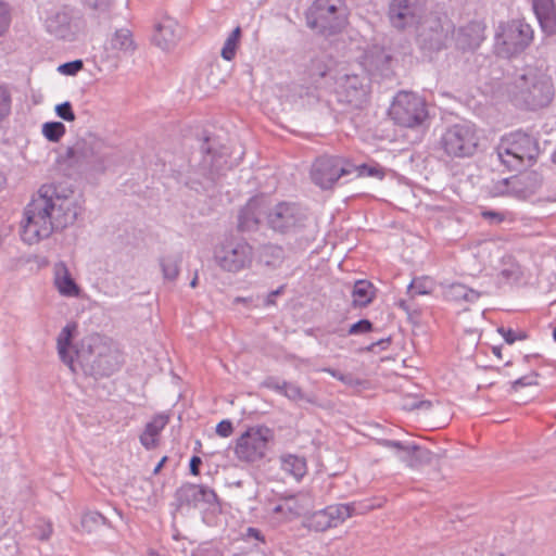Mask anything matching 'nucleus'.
<instances>
[{
	"label": "nucleus",
	"mask_w": 556,
	"mask_h": 556,
	"mask_svg": "<svg viewBox=\"0 0 556 556\" xmlns=\"http://www.w3.org/2000/svg\"><path fill=\"white\" fill-rule=\"evenodd\" d=\"M83 211L81 195L53 184L42 185L24 210L22 239L28 244L47 239L74 225Z\"/></svg>",
	"instance_id": "nucleus-1"
},
{
	"label": "nucleus",
	"mask_w": 556,
	"mask_h": 556,
	"mask_svg": "<svg viewBox=\"0 0 556 556\" xmlns=\"http://www.w3.org/2000/svg\"><path fill=\"white\" fill-rule=\"evenodd\" d=\"M75 354L83 372L94 379L110 377L122 364L118 351L97 333L84 338Z\"/></svg>",
	"instance_id": "nucleus-2"
},
{
	"label": "nucleus",
	"mask_w": 556,
	"mask_h": 556,
	"mask_svg": "<svg viewBox=\"0 0 556 556\" xmlns=\"http://www.w3.org/2000/svg\"><path fill=\"white\" fill-rule=\"evenodd\" d=\"M507 94L516 106L535 111L552 102L554 86L547 75L529 70L514 78L507 87Z\"/></svg>",
	"instance_id": "nucleus-3"
},
{
	"label": "nucleus",
	"mask_w": 556,
	"mask_h": 556,
	"mask_svg": "<svg viewBox=\"0 0 556 556\" xmlns=\"http://www.w3.org/2000/svg\"><path fill=\"white\" fill-rule=\"evenodd\" d=\"M498 161L509 170L532 166L540 155L539 140L521 130L505 135L495 148Z\"/></svg>",
	"instance_id": "nucleus-4"
},
{
	"label": "nucleus",
	"mask_w": 556,
	"mask_h": 556,
	"mask_svg": "<svg viewBox=\"0 0 556 556\" xmlns=\"http://www.w3.org/2000/svg\"><path fill=\"white\" fill-rule=\"evenodd\" d=\"M102 143L90 137L78 139L72 147L60 155L58 162L78 173H104L106 169V154L101 151Z\"/></svg>",
	"instance_id": "nucleus-5"
},
{
	"label": "nucleus",
	"mask_w": 556,
	"mask_h": 556,
	"mask_svg": "<svg viewBox=\"0 0 556 556\" xmlns=\"http://www.w3.org/2000/svg\"><path fill=\"white\" fill-rule=\"evenodd\" d=\"M391 119L399 126L412 129L429 127V111L426 100L412 91H399L389 110Z\"/></svg>",
	"instance_id": "nucleus-6"
},
{
	"label": "nucleus",
	"mask_w": 556,
	"mask_h": 556,
	"mask_svg": "<svg viewBox=\"0 0 556 556\" xmlns=\"http://www.w3.org/2000/svg\"><path fill=\"white\" fill-rule=\"evenodd\" d=\"M305 18L307 27L326 37L340 33L346 23L341 0H315Z\"/></svg>",
	"instance_id": "nucleus-7"
},
{
	"label": "nucleus",
	"mask_w": 556,
	"mask_h": 556,
	"mask_svg": "<svg viewBox=\"0 0 556 556\" xmlns=\"http://www.w3.org/2000/svg\"><path fill=\"white\" fill-rule=\"evenodd\" d=\"M440 148L450 157H470L478 148L479 137L471 123H457L448 126L440 138Z\"/></svg>",
	"instance_id": "nucleus-8"
},
{
	"label": "nucleus",
	"mask_w": 556,
	"mask_h": 556,
	"mask_svg": "<svg viewBox=\"0 0 556 556\" xmlns=\"http://www.w3.org/2000/svg\"><path fill=\"white\" fill-rule=\"evenodd\" d=\"M307 213L299 203L281 201L265 213L267 227L279 235H294L305 227Z\"/></svg>",
	"instance_id": "nucleus-9"
},
{
	"label": "nucleus",
	"mask_w": 556,
	"mask_h": 556,
	"mask_svg": "<svg viewBox=\"0 0 556 556\" xmlns=\"http://www.w3.org/2000/svg\"><path fill=\"white\" fill-rule=\"evenodd\" d=\"M533 30L531 26L520 20L501 23L495 34V49L503 58L515 56L531 43Z\"/></svg>",
	"instance_id": "nucleus-10"
},
{
	"label": "nucleus",
	"mask_w": 556,
	"mask_h": 556,
	"mask_svg": "<svg viewBox=\"0 0 556 556\" xmlns=\"http://www.w3.org/2000/svg\"><path fill=\"white\" fill-rule=\"evenodd\" d=\"M380 506L381 504H372L370 502L329 505L324 509L314 511L306 519V526L309 530L324 532L330 528L338 527L355 514H363Z\"/></svg>",
	"instance_id": "nucleus-11"
},
{
	"label": "nucleus",
	"mask_w": 556,
	"mask_h": 556,
	"mask_svg": "<svg viewBox=\"0 0 556 556\" xmlns=\"http://www.w3.org/2000/svg\"><path fill=\"white\" fill-rule=\"evenodd\" d=\"M214 260L223 270L236 274L251 266L253 248L244 239H226L215 247Z\"/></svg>",
	"instance_id": "nucleus-12"
},
{
	"label": "nucleus",
	"mask_w": 556,
	"mask_h": 556,
	"mask_svg": "<svg viewBox=\"0 0 556 556\" xmlns=\"http://www.w3.org/2000/svg\"><path fill=\"white\" fill-rule=\"evenodd\" d=\"M353 173L352 163L341 156L323 155L311 167L312 181L323 190H330L336 182Z\"/></svg>",
	"instance_id": "nucleus-13"
},
{
	"label": "nucleus",
	"mask_w": 556,
	"mask_h": 556,
	"mask_svg": "<svg viewBox=\"0 0 556 556\" xmlns=\"http://www.w3.org/2000/svg\"><path fill=\"white\" fill-rule=\"evenodd\" d=\"M274 439V431L266 426L249 428L237 440L235 453L237 457L247 463L261 460L267 451V444Z\"/></svg>",
	"instance_id": "nucleus-14"
},
{
	"label": "nucleus",
	"mask_w": 556,
	"mask_h": 556,
	"mask_svg": "<svg viewBox=\"0 0 556 556\" xmlns=\"http://www.w3.org/2000/svg\"><path fill=\"white\" fill-rule=\"evenodd\" d=\"M369 80L365 76L344 75L337 83V100L350 110H363L369 102Z\"/></svg>",
	"instance_id": "nucleus-15"
},
{
	"label": "nucleus",
	"mask_w": 556,
	"mask_h": 556,
	"mask_svg": "<svg viewBox=\"0 0 556 556\" xmlns=\"http://www.w3.org/2000/svg\"><path fill=\"white\" fill-rule=\"evenodd\" d=\"M208 138L204 139L201 146L203 156L199 164L200 174L212 184L223 177L230 168L228 154L224 150H216L207 144Z\"/></svg>",
	"instance_id": "nucleus-16"
},
{
	"label": "nucleus",
	"mask_w": 556,
	"mask_h": 556,
	"mask_svg": "<svg viewBox=\"0 0 556 556\" xmlns=\"http://www.w3.org/2000/svg\"><path fill=\"white\" fill-rule=\"evenodd\" d=\"M543 177L535 170L523 172L510 177V197L517 200H529L541 189Z\"/></svg>",
	"instance_id": "nucleus-17"
},
{
	"label": "nucleus",
	"mask_w": 556,
	"mask_h": 556,
	"mask_svg": "<svg viewBox=\"0 0 556 556\" xmlns=\"http://www.w3.org/2000/svg\"><path fill=\"white\" fill-rule=\"evenodd\" d=\"M393 55L383 47L372 46L364 54V66L371 74L389 77L392 73Z\"/></svg>",
	"instance_id": "nucleus-18"
},
{
	"label": "nucleus",
	"mask_w": 556,
	"mask_h": 556,
	"mask_svg": "<svg viewBox=\"0 0 556 556\" xmlns=\"http://www.w3.org/2000/svg\"><path fill=\"white\" fill-rule=\"evenodd\" d=\"M264 201L260 198H252L239 211L238 230L241 232H250L257 230L262 216L265 217Z\"/></svg>",
	"instance_id": "nucleus-19"
},
{
	"label": "nucleus",
	"mask_w": 556,
	"mask_h": 556,
	"mask_svg": "<svg viewBox=\"0 0 556 556\" xmlns=\"http://www.w3.org/2000/svg\"><path fill=\"white\" fill-rule=\"evenodd\" d=\"M182 36V27L173 18L165 17L155 26L153 42L162 50L173 48Z\"/></svg>",
	"instance_id": "nucleus-20"
},
{
	"label": "nucleus",
	"mask_w": 556,
	"mask_h": 556,
	"mask_svg": "<svg viewBox=\"0 0 556 556\" xmlns=\"http://www.w3.org/2000/svg\"><path fill=\"white\" fill-rule=\"evenodd\" d=\"M484 27L478 22H470L455 33V45L459 50H476L484 39Z\"/></svg>",
	"instance_id": "nucleus-21"
},
{
	"label": "nucleus",
	"mask_w": 556,
	"mask_h": 556,
	"mask_svg": "<svg viewBox=\"0 0 556 556\" xmlns=\"http://www.w3.org/2000/svg\"><path fill=\"white\" fill-rule=\"evenodd\" d=\"M389 18L397 29H404L415 18L413 0H392L389 5Z\"/></svg>",
	"instance_id": "nucleus-22"
},
{
	"label": "nucleus",
	"mask_w": 556,
	"mask_h": 556,
	"mask_svg": "<svg viewBox=\"0 0 556 556\" xmlns=\"http://www.w3.org/2000/svg\"><path fill=\"white\" fill-rule=\"evenodd\" d=\"M533 11L541 28L547 35L556 34V8L553 0H533Z\"/></svg>",
	"instance_id": "nucleus-23"
},
{
	"label": "nucleus",
	"mask_w": 556,
	"mask_h": 556,
	"mask_svg": "<svg viewBox=\"0 0 556 556\" xmlns=\"http://www.w3.org/2000/svg\"><path fill=\"white\" fill-rule=\"evenodd\" d=\"M76 324H67L59 333L56 339L58 353L61 361L68 366L73 374L76 372L74 356L70 353L72 341L76 331Z\"/></svg>",
	"instance_id": "nucleus-24"
},
{
	"label": "nucleus",
	"mask_w": 556,
	"mask_h": 556,
	"mask_svg": "<svg viewBox=\"0 0 556 556\" xmlns=\"http://www.w3.org/2000/svg\"><path fill=\"white\" fill-rule=\"evenodd\" d=\"M104 48L108 52H111L112 55L119 56L121 53H132L136 50V43L131 31L126 28H121L114 33Z\"/></svg>",
	"instance_id": "nucleus-25"
},
{
	"label": "nucleus",
	"mask_w": 556,
	"mask_h": 556,
	"mask_svg": "<svg viewBox=\"0 0 556 556\" xmlns=\"http://www.w3.org/2000/svg\"><path fill=\"white\" fill-rule=\"evenodd\" d=\"M377 288L366 279L355 281L352 290L353 307H367L376 298Z\"/></svg>",
	"instance_id": "nucleus-26"
},
{
	"label": "nucleus",
	"mask_w": 556,
	"mask_h": 556,
	"mask_svg": "<svg viewBox=\"0 0 556 556\" xmlns=\"http://www.w3.org/2000/svg\"><path fill=\"white\" fill-rule=\"evenodd\" d=\"M447 35L442 27L422 29L418 35V41L422 49L428 51H440L446 46Z\"/></svg>",
	"instance_id": "nucleus-27"
},
{
	"label": "nucleus",
	"mask_w": 556,
	"mask_h": 556,
	"mask_svg": "<svg viewBox=\"0 0 556 556\" xmlns=\"http://www.w3.org/2000/svg\"><path fill=\"white\" fill-rule=\"evenodd\" d=\"M285 257V250L281 245L267 243L260 248V263L270 269L279 268Z\"/></svg>",
	"instance_id": "nucleus-28"
},
{
	"label": "nucleus",
	"mask_w": 556,
	"mask_h": 556,
	"mask_svg": "<svg viewBox=\"0 0 556 556\" xmlns=\"http://www.w3.org/2000/svg\"><path fill=\"white\" fill-rule=\"evenodd\" d=\"M174 497L177 509L182 507H197L200 503L199 485L185 483L176 490Z\"/></svg>",
	"instance_id": "nucleus-29"
},
{
	"label": "nucleus",
	"mask_w": 556,
	"mask_h": 556,
	"mask_svg": "<svg viewBox=\"0 0 556 556\" xmlns=\"http://www.w3.org/2000/svg\"><path fill=\"white\" fill-rule=\"evenodd\" d=\"M166 424L167 418L159 415L146 425L144 430L140 435V442L147 450L155 447L157 437Z\"/></svg>",
	"instance_id": "nucleus-30"
},
{
	"label": "nucleus",
	"mask_w": 556,
	"mask_h": 556,
	"mask_svg": "<svg viewBox=\"0 0 556 556\" xmlns=\"http://www.w3.org/2000/svg\"><path fill=\"white\" fill-rule=\"evenodd\" d=\"M55 286L59 292L65 296H77L79 287L72 278L67 267L61 263L55 271Z\"/></svg>",
	"instance_id": "nucleus-31"
},
{
	"label": "nucleus",
	"mask_w": 556,
	"mask_h": 556,
	"mask_svg": "<svg viewBox=\"0 0 556 556\" xmlns=\"http://www.w3.org/2000/svg\"><path fill=\"white\" fill-rule=\"evenodd\" d=\"M281 468L296 480H300L307 470L306 459L298 455H285L281 457Z\"/></svg>",
	"instance_id": "nucleus-32"
},
{
	"label": "nucleus",
	"mask_w": 556,
	"mask_h": 556,
	"mask_svg": "<svg viewBox=\"0 0 556 556\" xmlns=\"http://www.w3.org/2000/svg\"><path fill=\"white\" fill-rule=\"evenodd\" d=\"M448 300L459 302H476L480 298V293L473 289L468 288L463 283H452L445 292Z\"/></svg>",
	"instance_id": "nucleus-33"
},
{
	"label": "nucleus",
	"mask_w": 556,
	"mask_h": 556,
	"mask_svg": "<svg viewBox=\"0 0 556 556\" xmlns=\"http://www.w3.org/2000/svg\"><path fill=\"white\" fill-rule=\"evenodd\" d=\"M182 262L181 253L169 254L160 258V266L163 277L166 280L174 281L177 279Z\"/></svg>",
	"instance_id": "nucleus-34"
},
{
	"label": "nucleus",
	"mask_w": 556,
	"mask_h": 556,
	"mask_svg": "<svg viewBox=\"0 0 556 556\" xmlns=\"http://www.w3.org/2000/svg\"><path fill=\"white\" fill-rule=\"evenodd\" d=\"M328 72L329 65L326 61V55H318L311 60L308 75L314 84H318L320 79L325 78Z\"/></svg>",
	"instance_id": "nucleus-35"
},
{
	"label": "nucleus",
	"mask_w": 556,
	"mask_h": 556,
	"mask_svg": "<svg viewBox=\"0 0 556 556\" xmlns=\"http://www.w3.org/2000/svg\"><path fill=\"white\" fill-rule=\"evenodd\" d=\"M241 38V28L236 27L226 39L220 55L226 61H232Z\"/></svg>",
	"instance_id": "nucleus-36"
},
{
	"label": "nucleus",
	"mask_w": 556,
	"mask_h": 556,
	"mask_svg": "<svg viewBox=\"0 0 556 556\" xmlns=\"http://www.w3.org/2000/svg\"><path fill=\"white\" fill-rule=\"evenodd\" d=\"M405 448L409 453H412V458H409L407 466L412 468H417L424 464H429L431 462L432 453L429 450L421 447L417 444L409 445L408 447Z\"/></svg>",
	"instance_id": "nucleus-37"
},
{
	"label": "nucleus",
	"mask_w": 556,
	"mask_h": 556,
	"mask_svg": "<svg viewBox=\"0 0 556 556\" xmlns=\"http://www.w3.org/2000/svg\"><path fill=\"white\" fill-rule=\"evenodd\" d=\"M372 330L374 324L369 319L363 318L351 325L346 333H343L341 329H333L329 331V333H336L339 336H357L371 332Z\"/></svg>",
	"instance_id": "nucleus-38"
},
{
	"label": "nucleus",
	"mask_w": 556,
	"mask_h": 556,
	"mask_svg": "<svg viewBox=\"0 0 556 556\" xmlns=\"http://www.w3.org/2000/svg\"><path fill=\"white\" fill-rule=\"evenodd\" d=\"M522 271L520 266L515 262H509L498 273V279L501 282L514 283L520 280Z\"/></svg>",
	"instance_id": "nucleus-39"
},
{
	"label": "nucleus",
	"mask_w": 556,
	"mask_h": 556,
	"mask_svg": "<svg viewBox=\"0 0 556 556\" xmlns=\"http://www.w3.org/2000/svg\"><path fill=\"white\" fill-rule=\"evenodd\" d=\"M65 134V125L61 122H47L42 125V135L51 142H59Z\"/></svg>",
	"instance_id": "nucleus-40"
},
{
	"label": "nucleus",
	"mask_w": 556,
	"mask_h": 556,
	"mask_svg": "<svg viewBox=\"0 0 556 556\" xmlns=\"http://www.w3.org/2000/svg\"><path fill=\"white\" fill-rule=\"evenodd\" d=\"M283 387L285 390L282 395L290 401H306L308 403H314V400L306 396L298 384L283 380Z\"/></svg>",
	"instance_id": "nucleus-41"
},
{
	"label": "nucleus",
	"mask_w": 556,
	"mask_h": 556,
	"mask_svg": "<svg viewBox=\"0 0 556 556\" xmlns=\"http://www.w3.org/2000/svg\"><path fill=\"white\" fill-rule=\"evenodd\" d=\"M12 110V93L8 86L0 85V123L9 117Z\"/></svg>",
	"instance_id": "nucleus-42"
},
{
	"label": "nucleus",
	"mask_w": 556,
	"mask_h": 556,
	"mask_svg": "<svg viewBox=\"0 0 556 556\" xmlns=\"http://www.w3.org/2000/svg\"><path fill=\"white\" fill-rule=\"evenodd\" d=\"M486 190L491 197H510V177L492 181Z\"/></svg>",
	"instance_id": "nucleus-43"
},
{
	"label": "nucleus",
	"mask_w": 556,
	"mask_h": 556,
	"mask_svg": "<svg viewBox=\"0 0 556 556\" xmlns=\"http://www.w3.org/2000/svg\"><path fill=\"white\" fill-rule=\"evenodd\" d=\"M353 173H356V177H377L382 179L384 172L380 166H371L368 164L354 165L352 164Z\"/></svg>",
	"instance_id": "nucleus-44"
},
{
	"label": "nucleus",
	"mask_w": 556,
	"mask_h": 556,
	"mask_svg": "<svg viewBox=\"0 0 556 556\" xmlns=\"http://www.w3.org/2000/svg\"><path fill=\"white\" fill-rule=\"evenodd\" d=\"M381 445L388 448H394L399 452V456L402 462H404L406 465L409 462V458H412V453H409L405 447H408L409 445H415L414 443H407L404 444L401 441L395 440H382Z\"/></svg>",
	"instance_id": "nucleus-45"
},
{
	"label": "nucleus",
	"mask_w": 556,
	"mask_h": 556,
	"mask_svg": "<svg viewBox=\"0 0 556 556\" xmlns=\"http://www.w3.org/2000/svg\"><path fill=\"white\" fill-rule=\"evenodd\" d=\"M199 485V495L200 503H205L208 506H220V501L216 494V492L207 485L198 484Z\"/></svg>",
	"instance_id": "nucleus-46"
},
{
	"label": "nucleus",
	"mask_w": 556,
	"mask_h": 556,
	"mask_svg": "<svg viewBox=\"0 0 556 556\" xmlns=\"http://www.w3.org/2000/svg\"><path fill=\"white\" fill-rule=\"evenodd\" d=\"M429 282L427 279H414L407 287V293L414 299L416 295L430 293Z\"/></svg>",
	"instance_id": "nucleus-47"
},
{
	"label": "nucleus",
	"mask_w": 556,
	"mask_h": 556,
	"mask_svg": "<svg viewBox=\"0 0 556 556\" xmlns=\"http://www.w3.org/2000/svg\"><path fill=\"white\" fill-rule=\"evenodd\" d=\"M538 377L539 374L536 371H531L529 375L522 376L510 383V390L513 392H518L521 388L538 386Z\"/></svg>",
	"instance_id": "nucleus-48"
},
{
	"label": "nucleus",
	"mask_w": 556,
	"mask_h": 556,
	"mask_svg": "<svg viewBox=\"0 0 556 556\" xmlns=\"http://www.w3.org/2000/svg\"><path fill=\"white\" fill-rule=\"evenodd\" d=\"M83 67H84V63L81 60H74V61L61 64L58 67V72L63 75H66V76H74L79 71H81Z\"/></svg>",
	"instance_id": "nucleus-49"
},
{
	"label": "nucleus",
	"mask_w": 556,
	"mask_h": 556,
	"mask_svg": "<svg viewBox=\"0 0 556 556\" xmlns=\"http://www.w3.org/2000/svg\"><path fill=\"white\" fill-rule=\"evenodd\" d=\"M55 113L60 118L66 122H73L76 118L72 104L68 101L58 104L55 106Z\"/></svg>",
	"instance_id": "nucleus-50"
},
{
	"label": "nucleus",
	"mask_w": 556,
	"mask_h": 556,
	"mask_svg": "<svg viewBox=\"0 0 556 556\" xmlns=\"http://www.w3.org/2000/svg\"><path fill=\"white\" fill-rule=\"evenodd\" d=\"M11 17L9 5L5 2L0 1V36H2L8 29Z\"/></svg>",
	"instance_id": "nucleus-51"
},
{
	"label": "nucleus",
	"mask_w": 556,
	"mask_h": 556,
	"mask_svg": "<svg viewBox=\"0 0 556 556\" xmlns=\"http://www.w3.org/2000/svg\"><path fill=\"white\" fill-rule=\"evenodd\" d=\"M262 386L266 389L273 390L279 394L282 395L285 387H283V380H279L277 377H267Z\"/></svg>",
	"instance_id": "nucleus-52"
},
{
	"label": "nucleus",
	"mask_w": 556,
	"mask_h": 556,
	"mask_svg": "<svg viewBox=\"0 0 556 556\" xmlns=\"http://www.w3.org/2000/svg\"><path fill=\"white\" fill-rule=\"evenodd\" d=\"M481 216L489 220L492 225H500L505 220V214L502 212L491 211V210H484L481 212Z\"/></svg>",
	"instance_id": "nucleus-53"
},
{
	"label": "nucleus",
	"mask_w": 556,
	"mask_h": 556,
	"mask_svg": "<svg viewBox=\"0 0 556 556\" xmlns=\"http://www.w3.org/2000/svg\"><path fill=\"white\" fill-rule=\"evenodd\" d=\"M233 432L232 422L229 419L219 421L216 426V433L222 438H228Z\"/></svg>",
	"instance_id": "nucleus-54"
},
{
	"label": "nucleus",
	"mask_w": 556,
	"mask_h": 556,
	"mask_svg": "<svg viewBox=\"0 0 556 556\" xmlns=\"http://www.w3.org/2000/svg\"><path fill=\"white\" fill-rule=\"evenodd\" d=\"M192 556H220V553L217 548L211 547L208 544H201L192 552Z\"/></svg>",
	"instance_id": "nucleus-55"
},
{
	"label": "nucleus",
	"mask_w": 556,
	"mask_h": 556,
	"mask_svg": "<svg viewBox=\"0 0 556 556\" xmlns=\"http://www.w3.org/2000/svg\"><path fill=\"white\" fill-rule=\"evenodd\" d=\"M243 539L244 540H256L261 543H265V536L263 534V532L257 529V528H253V527H249L245 532L243 533Z\"/></svg>",
	"instance_id": "nucleus-56"
},
{
	"label": "nucleus",
	"mask_w": 556,
	"mask_h": 556,
	"mask_svg": "<svg viewBox=\"0 0 556 556\" xmlns=\"http://www.w3.org/2000/svg\"><path fill=\"white\" fill-rule=\"evenodd\" d=\"M285 288L286 286L282 285L278 289L270 291L264 301V306L268 307L276 305V298L285 292Z\"/></svg>",
	"instance_id": "nucleus-57"
},
{
	"label": "nucleus",
	"mask_w": 556,
	"mask_h": 556,
	"mask_svg": "<svg viewBox=\"0 0 556 556\" xmlns=\"http://www.w3.org/2000/svg\"><path fill=\"white\" fill-rule=\"evenodd\" d=\"M497 331L507 344H513L517 341L516 331L514 329L500 327Z\"/></svg>",
	"instance_id": "nucleus-58"
},
{
	"label": "nucleus",
	"mask_w": 556,
	"mask_h": 556,
	"mask_svg": "<svg viewBox=\"0 0 556 556\" xmlns=\"http://www.w3.org/2000/svg\"><path fill=\"white\" fill-rule=\"evenodd\" d=\"M321 371L329 374L330 376H332L333 378H336L337 380H339L341 382L350 383V381H351L349 376H346L343 372H341L340 370L333 369L331 367H325L321 369Z\"/></svg>",
	"instance_id": "nucleus-59"
},
{
	"label": "nucleus",
	"mask_w": 556,
	"mask_h": 556,
	"mask_svg": "<svg viewBox=\"0 0 556 556\" xmlns=\"http://www.w3.org/2000/svg\"><path fill=\"white\" fill-rule=\"evenodd\" d=\"M85 4L94 10L104 11L109 8L111 0H83Z\"/></svg>",
	"instance_id": "nucleus-60"
},
{
	"label": "nucleus",
	"mask_w": 556,
	"mask_h": 556,
	"mask_svg": "<svg viewBox=\"0 0 556 556\" xmlns=\"http://www.w3.org/2000/svg\"><path fill=\"white\" fill-rule=\"evenodd\" d=\"M201 465H202L201 457L197 456V455H193L190 458V462H189L190 473L193 475V476H199L200 475V467H201Z\"/></svg>",
	"instance_id": "nucleus-61"
},
{
	"label": "nucleus",
	"mask_w": 556,
	"mask_h": 556,
	"mask_svg": "<svg viewBox=\"0 0 556 556\" xmlns=\"http://www.w3.org/2000/svg\"><path fill=\"white\" fill-rule=\"evenodd\" d=\"M294 501V497H289L285 504L282 505H277L275 508H274V511L275 513H283L285 510H288L290 511L291 514L293 515H299V511L296 509H294L291 505H290V502H293Z\"/></svg>",
	"instance_id": "nucleus-62"
},
{
	"label": "nucleus",
	"mask_w": 556,
	"mask_h": 556,
	"mask_svg": "<svg viewBox=\"0 0 556 556\" xmlns=\"http://www.w3.org/2000/svg\"><path fill=\"white\" fill-rule=\"evenodd\" d=\"M391 343V340L389 338L387 339H380L378 341H375L372 343H370L366 350L369 351V352H374L376 350V348H379L381 350H386Z\"/></svg>",
	"instance_id": "nucleus-63"
},
{
	"label": "nucleus",
	"mask_w": 556,
	"mask_h": 556,
	"mask_svg": "<svg viewBox=\"0 0 556 556\" xmlns=\"http://www.w3.org/2000/svg\"><path fill=\"white\" fill-rule=\"evenodd\" d=\"M51 534H52V526L49 523L43 528V530L39 534V539L42 541H46L51 536Z\"/></svg>",
	"instance_id": "nucleus-64"
}]
</instances>
